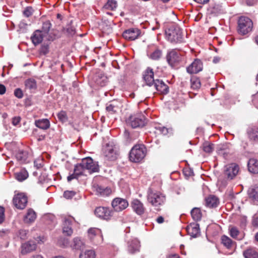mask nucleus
Listing matches in <instances>:
<instances>
[{
    "label": "nucleus",
    "instance_id": "obj_9",
    "mask_svg": "<svg viewBox=\"0 0 258 258\" xmlns=\"http://www.w3.org/2000/svg\"><path fill=\"white\" fill-rule=\"evenodd\" d=\"M81 162L85 169L88 170L89 173L99 171L98 163L94 161L92 158L88 157L83 158Z\"/></svg>",
    "mask_w": 258,
    "mask_h": 258
},
{
    "label": "nucleus",
    "instance_id": "obj_1",
    "mask_svg": "<svg viewBox=\"0 0 258 258\" xmlns=\"http://www.w3.org/2000/svg\"><path fill=\"white\" fill-rule=\"evenodd\" d=\"M166 39L172 44L184 42L182 29L177 24H172L165 30Z\"/></svg>",
    "mask_w": 258,
    "mask_h": 258
},
{
    "label": "nucleus",
    "instance_id": "obj_4",
    "mask_svg": "<svg viewBox=\"0 0 258 258\" xmlns=\"http://www.w3.org/2000/svg\"><path fill=\"white\" fill-rule=\"evenodd\" d=\"M253 28L252 20L247 17L241 16L238 20L237 31L239 34L245 35L250 32Z\"/></svg>",
    "mask_w": 258,
    "mask_h": 258
},
{
    "label": "nucleus",
    "instance_id": "obj_25",
    "mask_svg": "<svg viewBox=\"0 0 258 258\" xmlns=\"http://www.w3.org/2000/svg\"><path fill=\"white\" fill-rule=\"evenodd\" d=\"M248 171L253 174L258 173V160L250 158L247 163Z\"/></svg>",
    "mask_w": 258,
    "mask_h": 258
},
{
    "label": "nucleus",
    "instance_id": "obj_63",
    "mask_svg": "<svg viewBox=\"0 0 258 258\" xmlns=\"http://www.w3.org/2000/svg\"><path fill=\"white\" fill-rule=\"evenodd\" d=\"M167 258H180L179 255L177 254H169Z\"/></svg>",
    "mask_w": 258,
    "mask_h": 258
},
{
    "label": "nucleus",
    "instance_id": "obj_18",
    "mask_svg": "<svg viewBox=\"0 0 258 258\" xmlns=\"http://www.w3.org/2000/svg\"><path fill=\"white\" fill-rule=\"evenodd\" d=\"M36 248V244L34 241H28L22 244L21 252L23 255L34 251Z\"/></svg>",
    "mask_w": 258,
    "mask_h": 258
},
{
    "label": "nucleus",
    "instance_id": "obj_49",
    "mask_svg": "<svg viewBox=\"0 0 258 258\" xmlns=\"http://www.w3.org/2000/svg\"><path fill=\"white\" fill-rule=\"evenodd\" d=\"M223 12L222 6L219 5H215L213 6L211 10V13L217 15L221 14Z\"/></svg>",
    "mask_w": 258,
    "mask_h": 258
},
{
    "label": "nucleus",
    "instance_id": "obj_3",
    "mask_svg": "<svg viewBox=\"0 0 258 258\" xmlns=\"http://www.w3.org/2000/svg\"><path fill=\"white\" fill-rule=\"evenodd\" d=\"M146 153L147 149L145 145L137 144L135 145L131 150L129 159L132 162L139 163L144 159Z\"/></svg>",
    "mask_w": 258,
    "mask_h": 258
},
{
    "label": "nucleus",
    "instance_id": "obj_51",
    "mask_svg": "<svg viewBox=\"0 0 258 258\" xmlns=\"http://www.w3.org/2000/svg\"><path fill=\"white\" fill-rule=\"evenodd\" d=\"M183 173L184 175L188 178L194 175L193 170L189 168H184L183 169Z\"/></svg>",
    "mask_w": 258,
    "mask_h": 258
},
{
    "label": "nucleus",
    "instance_id": "obj_32",
    "mask_svg": "<svg viewBox=\"0 0 258 258\" xmlns=\"http://www.w3.org/2000/svg\"><path fill=\"white\" fill-rule=\"evenodd\" d=\"M35 125L42 130H47L50 127V122L47 119L36 120L35 121Z\"/></svg>",
    "mask_w": 258,
    "mask_h": 258
},
{
    "label": "nucleus",
    "instance_id": "obj_15",
    "mask_svg": "<svg viewBox=\"0 0 258 258\" xmlns=\"http://www.w3.org/2000/svg\"><path fill=\"white\" fill-rule=\"evenodd\" d=\"M131 206L137 215H143L146 211V208L144 204L138 199H134L131 203Z\"/></svg>",
    "mask_w": 258,
    "mask_h": 258
},
{
    "label": "nucleus",
    "instance_id": "obj_39",
    "mask_svg": "<svg viewBox=\"0 0 258 258\" xmlns=\"http://www.w3.org/2000/svg\"><path fill=\"white\" fill-rule=\"evenodd\" d=\"M72 22L71 21L70 24L67 25L64 29V33H66L68 37H73L76 33V28L72 25Z\"/></svg>",
    "mask_w": 258,
    "mask_h": 258
},
{
    "label": "nucleus",
    "instance_id": "obj_57",
    "mask_svg": "<svg viewBox=\"0 0 258 258\" xmlns=\"http://www.w3.org/2000/svg\"><path fill=\"white\" fill-rule=\"evenodd\" d=\"M27 232L25 230H20L19 231V237L23 240H24L27 238Z\"/></svg>",
    "mask_w": 258,
    "mask_h": 258
},
{
    "label": "nucleus",
    "instance_id": "obj_54",
    "mask_svg": "<svg viewBox=\"0 0 258 258\" xmlns=\"http://www.w3.org/2000/svg\"><path fill=\"white\" fill-rule=\"evenodd\" d=\"M75 195V192L73 191H66L63 193V197L67 199H72Z\"/></svg>",
    "mask_w": 258,
    "mask_h": 258
},
{
    "label": "nucleus",
    "instance_id": "obj_16",
    "mask_svg": "<svg viewBox=\"0 0 258 258\" xmlns=\"http://www.w3.org/2000/svg\"><path fill=\"white\" fill-rule=\"evenodd\" d=\"M74 218L72 217H64L63 220L62 232L67 236H71L73 233L72 225Z\"/></svg>",
    "mask_w": 258,
    "mask_h": 258
},
{
    "label": "nucleus",
    "instance_id": "obj_19",
    "mask_svg": "<svg viewBox=\"0 0 258 258\" xmlns=\"http://www.w3.org/2000/svg\"><path fill=\"white\" fill-rule=\"evenodd\" d=\"M156 90L160 94H167L169 92V87L162 80L157 79L154 82Z\"/></svg>",
    "mask_w": 258,
    "mask_h": 258
},
{
    "label": "nucleus",
    "instance_id": "obj_26",
    "mask_svg": "<svg viewBox=\"0 0 258 258\" xmlns=\"http://www.w3.org/2000/svg\"><path fill=\"white\" fill-rule=\"evenodd\" d=\"M219 204V199L215 196L210 195L206 199V205L209 208H216Z\"/></svg>",
    "mask_w": 258,
    "mask_h": 258
},
{
    "label": "nucleus",
    "instance_id": "obj_59",
    "mask_svg": "<svg viewBox=\"0 0 258 258\" xmlns=\"http://www.w3.org/2000/svg\"><path fill=\"white\" fill-rule=\"evenodd\" d=\"M20 120H21L20 117H19V116L18 117H14L13 118V119H12V123L14 125H17L20 123Z\"/></svg>",
    "mask_w": 258,
    "mask_h": 258
},
{
    "label": "nucleus",
    "instance_id": "obj_62",
    "mask_svg": "<svg viewBox=\"0 0 258 258\" xmlns=\"http://www.w3.org/2000/svg\"><path fill=\"white\" fill-rule=\"evenodd\" d=\"M164 219L162 216H159L156 219V221L159 224L163 223Z\"/></svg>",
    "mask_w": 258,
    "mask_h": 258
},
{
    "label": "nucleus",
    "instance_id": "obj_22",
    "mask_svg": "<svg viewBox=\"0 0 258 258\" xmlns=\"http://www.w3.org/2000/svg\"><path fill=\"white\" fill-rule=\"evenodd\" d=\"M143 78L147 85L151 86L154 84L156 80L154 79V72L153 70L148 68L144 72Z\"/></svg>",
    "mask_w": 258,
    "mask_h": 258
},
{
    "label": "nucleus",
    "instance_id": "obj_11",
    "mask_svg": "<svg viewBox=\"0 0 258 258\" xmlns=\"http://www.w3.org/2000/svg\"><path fill=\"white\" fill-rule=\"evenodd\" d=\"M13 203L15 207L20 210L24 209L28 203V198L24 193L15 195L13 199Z\"/></svg>",
    "mask_w": 258,
    "mask_h": 258
},
{
    "label": "nucleus",
    "instance_id": "obj_52",
    "mask_svg": "<svg viewBox=\"0 0 258 258\" xmlns=\"http://www.w3.org/2000/svg\"><path fill=\"white\" fill-rule=\"evenodd\" d=\"M33 13V9L31 7H26L23 11V14L26 17L31 16Z\"/></svg>",
    "mask_w": 258,
    "mask_h": 258
},
{
    "label": "nucleus",
    "instance_id": "obj_55",
    "mask_svg": "<svg viewBox=\"0 0 258 258\" xmlns=\"http://www.w3.org/2000/svg\"><path fill=\"white\" fill-rule=\"evenodd\" d=\"M14 95L18 98H22L23 97V93L20 88H17L14 91Z\"/></svg>",
    "mask_w": 258,
    "mask_h": 258
},
{
    "label": "nucleus",
    "instance_id": "obj_5",
    "mask_svg": "<svg viewBox=\"0 0 258 258\" xmlns=\"http://www.w3.org/2000/svg\"><path fill=\"white\" fill-rule=\"evenodd\" d=\"M147 199L150 203L156 207L163 204L165 202L166 197L160 192L150 189L148 190Z\"/></svg>",
    "mask_w": 258,
    "mask_h": 258
},
{
    "label": "nucleus",
    "instance_id": "obj_35",
    "mask_svg": "<svg viewBox=\"0 0 258 258\" xmlns=\"http://www.w3.org/2000/svg\"><path fill=\"white\" fill-rule=\"evenodd\" d=\"M191 216L193 220L195 221H199L202 217L201 210L199 208H193L190 212Z\"/></svg>",
    "mask_w": 258,
    "mask_h": 258
},
{
    "label": "nucleus",
    "instance_id": "obj_8",
    "mask_svg": "<svg viewBox=\"0 0 258 258\" xmlns=\"http://www.w3.org/2000/svg\"><path fill=\"white\" fill-rule=\"evenodd\" d=\"M92 189L97 196L102 197H108L111 195L112 192L110 187L96 182H93Z\"/></svg>",
    "mask_w": 258,
    "mask_h": 258
},
{
    "label": "nucleus",
    "instance_id": "obj_46",
    "mask_svg": "<svg viewBox=\"0 0 258 258\" xmlns=\"http://www.w3.org/2000/svg\"><path fill=\"white\" fill-rule=\"evenodd\" d=\"M118 108L117 106L114 105L113 103L106 104V110L110 114L116 113Z\"/></svg>",
    "mask_w": 258,
    "mask_h": 258
},
{
    "label": "nucleus",
    "instance_id": "obj_58",
    "mask_svg": "<svg viewBox=\"0 0 258 258\" xmlns=\"http://www.w3.org/2000/svg\"><path fill=\"white\" fill-rule=\"evenodd\" d=\"M79 177V176L78 175H77L74 171V173L73 174L68 176L67 180L69 182H70L74 179H78Z\"/></svg>",
    "mask_w": 258,
    "mask_h": 258
},
{
    "label": "nucleus",
    "instance_id": "obj_37",
    "mask_svg": "<svg viewBox=\"0 0 258 258\" xmlns=\"http://www.w3.org/2000/svg\"><path fill=\"white\" fill-rule=\"evenodd\" d=\"M221 243L227 249H231L232 247L233 241L229 237L223 235L221 237Z\"/></svg>",
    "mask_w": 258,
    "mask_h": 258
},
{
    "label": "nucleus",
    "instance_id": "obj_36",
    "mask_svg": "<svg viewBox=\"0 0 258 258\" xmlns=\"http://www.w3.org/2000/svg\"><path fill=\"white\" fill-rule=\"evenodd\" d=\"M29 174L27 170L24 169L15 174L16 179L19 181L22 182L28 177Z\"/></svg>",
    "mask_w": 258,
    "mask_h": 258
},
{
    "label": "nucleus",
    "instance_id": "obj_29",
    "mask_svg": "<svg viewBox=\"0 0 258 258\" xmlns=\"http://www.w3.org/2000/svg\"><path fill=\"white\" fill-rule=\"evenodd\" d=\"M128 250L131 253H134L139 251L140 242L137 239H134L128 242Z\"/></svg>",
    "mask_w": 258,
    "mask_h": 258
},
{
    "label": "nucleus",
    "instance_id": "obj_2",
    "mask_svg": "<svg viewBox=\"0 0 258 258\" xmlns=\"http://www.w3.org/2000/svg\"><path fill=\"white\" fill-rule=\"evenodd\" d=\"M148 120L141 112L131 114L126 119V124L133 128H141L147 124Z\"/></svg>",
    "mask_w": 258,
    "mask_h": 258
},
{
    "label": "nucleus",
    "instance_id": "obj_38",
    "mask_svg": "<svg viewBox=\"0 0 258 258\" xmlns=\"http://www.w3.org/2000/svg\"><path fill=\"white\" fill-rule=\"evenodd\" d=\"M117 7V3L115 0H107L103 6V9L107 10L114 11Z\"/></svg>",
    "mask_w": 258,
    "mask_h": 258
},
{
    "label": "nucleus",
    "instance_id": "obj_17",
    "mask_svg": "<svg viewBox=\"0 0 258 258\" xmlns=\"http://www.w3.org/2000/svg\"><path fill=\"white\" fill-rule=\"evenodd\" d=\"M203 67L202 61L197 58L187 67L186 71L189 74H197L203 70Z\"/></svg>",
    "mask_w": 258,
    "mask_h": 258
},
{
    "label": "nucleus",
    "instance_id": "obj_43",
    "mask_svg": "<svg viewBox=\"0 0 258 258\" xmlns=\"http://www.w3.org/2000/svg\"><path fill=\"white\" fill-rule=\"evenodd\" d=\"M85 170H86L84 168V166L82 165V163L81 162L75 166L74 171L77 175L80 176L85 174L84 172Z\"/></svg>",
    "mask_w": 258,
    "mask_h": 258
},
{
    "label": "nucleus",
    "instance_id": "obj_64",
    "mask_svg": "<svg viewBox=\"0 0 258 258\" xmlns=\"http://www.w3.org/2000/svg\"><path fill=\"white\" fill-rule=\"evenodd\" d=\"M196 2L201 4H205L207 3L209 0H194Z\"/></svg>",
    "mask_w": 258,
    "mask_h": 258
},
{
    "label": "nucleus",
    "instance_id": "obj_14",
    "mask_svg": "<svg viewBox=\"0 0 258 258\" xmlns=\"http://www.w3.org/2000/svg\"><path fill=\"white\" fill-rule=\"evenodd\" d=\"M140 34V30L137 28H130L124 31L122 35L125 40L133 41L137 39Z\"/></svg>",
    "mask_w": 258,
    "mask_h": 258
},
{
    "label": "nucleus",
    "instance_id": "obj_56",
    "mask_svg": "<svg viewBox=\"0 0 258 258\" xmlns=\"http://www.w3.org/2000/svg\"><path fill=\"white\" fill-rule=\"evenodd\" d=\"M5 208L3 207L0 206V224L5 220Z\"/></svg>",
    "mask_w": 258,
    "mask_h": 258
},
{
    "label": "nucleus",
    "instance_id": "obj_45",
    "mask_svg": "<svg viewBox=\"0 0 258 258\" xmlns=\"http://www.w3.org/2000/svg\"><path fill=\"white\" fill-rule=\"evenodd\" d=\"M203 148L204 152L211 153L214 150V144L209 142H206L203 145Z\"/></svg>",
    "mask_w": 258,
    "mask_h": 258
},
{
    "label": "nucleus",
    "instance_id": "obj_61",
    "mask_svg": "<svg viewBox=\"0 0 258 258\" xmlns=\"http://www.w3.org/2000/svg\"><path fill=\"white\" fill-rule=\"evenodd\" d=\"M6 91V87L3 85L0 84V95H3L5 93Z\"/></svg>",
    "mask_w": 258,
    "mask_h": 258
},
{
    "label": "nucleus",
    "instance_id": "obj_41",
    "mask_svg": "<svg viewBox=\"0 0 258 258\" xmlns=\"http://www.w3.org/2000/svg\"><path fill=\"white\" fill-rule=\"evenodd\" d=\"M191 88L193 90H197L201 87V81L198 77L192 76L190 78Z\"/></svg>",
    "mask_w": 258,
    "mask_h": 258
},
{
    "label": "nucleus",
    "instance_id": "obj_40",
    "mask_svg": "<svg viewBox=\"0 0 258 258\" xmlns=\"http://www.w3.org/2000/svg\"><path fill=\"white\" fill-rule=\"evenodd\" d=\"M88 233L89 236L91 239H93L95 236H98L101 238L102 237L101 230L97 228H90L88 231Z\"/></svg>",
    "mask_w": 258,
    "mask_h": 258
},
{
    "label": "nucleus",
    "instance_id": "obj_6",
    "mask_svg": "<svg viewBox=\"0 0 258 258\" xmlns=\"http://www.w3.org/2000/svg\"><path fill=\"white\" fill-rule=\"evenodd\" d=\"M166 58L169 65L172 68H174L182 61L183 56L179 52V50L172 49L167 52Z\"/></svg>",
    "mask_w": 258,
    "mask_h": 258
},
{
    "label": "nucleus",
    "instance_id": "obj_48",
    "mask_svg": "<svg viewBox=\"0 0 258 258\" xmlns=\"http://www.w3.org/2000/svg\"><path fill=\"white\" fill-rule=\"evenodd\" d=\"M59 120L62 122H66L68 120V117L66 111L61 110L57 114Z\"/></svg>",
    "mask_w": 258,
    "mask_h": 258
},
{
    "label": "nucleus",
    "instance_id": "obj_21",
    "mask_svg": "<svg viewBox=\"0 0 258 258\" xmlns=\"http://www.w3.org/2000/svg\"><path fill=\"white\" fill-rule=\"evenodd\" d=\"M188 234L192 237H196L200 235V225L197 223H192L186 227Z\"/></svg>",
    "mask_w": 258,
    "mask_h": 258
},
{
    "label": "nucleus",
    "instance_id": "obj_44",
    "mask_svg": "<svg viewBox=\"0 0 258 258\" xmlns=\"http://www.w3.org/2000/svg\"><path fill=\"white\" fill-rule=\"evenodd\" d=\"M84 245V243L81 239L79 237H76L73 240V243L72 246L76 249H81Z\"/></svg>",
    "mask_w": 258,
    "mask_h": 258
},
{
    "label": "nucleus",
    "instance_id": "obj_24",
    "mask_svg": "<svg viewBox=\"0 0 258 258\" xmlns=\"http://www.w3.org/2000/svg\"><path fill=\"white\" fill-rule=\"evenodd\" d=\"M37 215L36 212L31 208L27 210L25 216L24 217V222L25 223L30 224L33 223L36 219Z\"/></svg>",
    "mask_w": 258,
    "mask_h": 258
},
{
    "label": "nucleus",
    "instance_id": "obj_31",
    "mask_svg": "<svg viewBox=\"0 0 258 258\" xmlns=\"http://www.w3.org/2000/svg\"><path fill=\"white\" fill-rule=\"evenodd\" d=\"M147 55L152 60H158L161 57L162 55V51L161 50L156 48L153 50L152 52L150 53L149 51H148Z\"/></svg>",
    "mask_w": 258,
    "mask_h": 258
},
{
    "label": "nucleus",
    "instance_id": "obj_13",
    "mask_svg": "<svg viewBox=\"0 0 258 258\" xmlns=\"http://www.w3.org/2000/svg\"><path fill=\"white\" fill-rule=\"evenodd\" d=\"M111 206L114 211L120 212L128 207V203L124 199L115 198L112 200Z\"/></svg>",
    "mask_w": 258,
    "mask_h": 258
},
{
    "label": "nucleus",
    "instance_id": "obj_10",
    "mask_svg": "<svg viewBox=\"0 0 258 258\" xmlns=\"http://www.w3.org/2000/svg\"><path fill=\"white\" fill-rule=\"evenodd\" d=\"M114 212L108 207H99L95 210V214L101 219L108 221L111 219Z\"/></svg>",
    "mask_w": 258,
    "mask_h": 258
},
{
    "label": "nucleus",
    "instance_id": "obj_23",
    "mask_svg": "<svg viewBox=\"0 0 258 258\" xmlns=\"http://www.w3.org/2000/svg\"><path fill=\"white\" fill-rule=\"evenodd\" d=\"M244 258H258V248L254 247H248L243 251Z\"/></svg>",
    "mask_w": 258,
    "mask_h": 258
},
{
    "label": "nucleus",
    "instance_id": "obj_34",
    "mask_svg": "<svg viewBox=\"0 0 258 258\" xmlns=\"http://www.w3.org/2000/svg\"><path fill=\"white\" fill-rule=\"evenodd\" d=\"M24 84L26 88L31 91H35L37 89V82L33 78L26 80Z\"/></svg>",
    "mask_w": 258,
    "mask_h": 258
},
{
    "label": "nucleus",
    "instance_id": "obj_7",
    "mask_svg": "<svg viewBox=\"0 0 258 258\" xmlns=\"http://www.w3.org/2000/svg\"><path fill=\"white\" fill-rule=\"evenodd\" d=\"M239 171V166L236 163H231L224 166V176L227 180H232Z\"/></svg>",
    "mask_w": 258,
    "mask_h": 258
},
{
    "label": "nucleus",
    "instance_id": "obj_47",
    "mask_svg": "<svg viewBox=\"0 0 258 258\" xmlns=\"http://www.w3.org/2000/svg\"><path fill=\"white\" fill-rule=\"evenodd\" d=\"M95 253L93 250H88L80 255V258H95Z\"/></svg>",
    "mask_w": 258,
    "mask_h": 258
},
{
    "label": "nucleus",
    "instance_id": "obj_33",
    "mask_svg": "<svg viewBox=\"0 0 258 258\" xmlns=\"http://www.w3.org/2000/svg\"><path fill=\"white\" fill-rule=\"evenodd\" d=\"M248 194L253 200L258 201V184L254 185L249 188Z\"/></svg>",
    "mask_w": 258,
    "mask_h": 258
},
{
    "label": "nucleus",
    "instance_id": "obj_60",
    "mask_svg": "<svg viewBox=\"0 0 258 258\" xmlns=\"http://www.w3.org/2000/svg\"><path fill=\"white\" fill-rule=\"evenodd\" d=\"M252 225L254 227H258V216H254L253 217Z\"/></svg>",
    "mask_w": 258,
    "mask_h": 258
},
{
    "label": "nucleus",
    "instance_id": "obj_30",
    "mask_svg": "<svg viewBox=\"0 0 258 258\" xmlns=\"http://www.w3.org/2000/svg\"><path fill=\"white\" fill-rule=\"evenodd\" d=\"M247 133L250 140L258 144V128L256 127L250 128Z\"/></svg>",
    "mask_w": 258,
    "mask_h": 258
},
{
    "label": "nucleus",
    "instance_id": "obj_28",
    "mask_svg": "<svg viewBox=\"0 0 258 258\" xmlns=\"http://www.w3.org/2000/svg\"><path fill=\"white\" fill-rule=\"evenodd\" d=\"M29 154L28 151L23 150H19L16 154V158L21 163H24L27 162Z\"/></svg>",
    "mask_w": 258,
    "mask_h": 258
},
{
    "label": "nucleus",
    "instance_id": "obj_20",
    "mask_svg": "<svg viewBox=\"0 0 258 258\" xmlns=\"http://www.w3.org/2000/svg\"><path fill=\"white\" fill-rule=\"evenodd\" d=\"M154 129V133L158 136H166L169 134H171L172 131L171 128H167L160 123L155 124Z\"/></svg>",
    "mask_w": 258,
    "mask_h": 258
},
{
    "label": "nucleus",
    "instance_id": "obj_53",
    "mask_svg": "<svg viewBox=\"0 0 258 258\" xmlns=\"http://www.w3.org/2000/svg\"><path fill=\"white\" fill-rule=\"evenodd\" d=\"M239 234V231L236 227H233L231 228L230 230V234L232 237L236 238Z\"/></svg>",
    "mask_w": 258,
    "mask_h": 258
},
{
    "label": "nucleus",
    "instance_id": "obj_12",
    "mask_svg": "<svg viewBox=\"0 0 258 258\" xmlns=\"http://www.w3.org/2000/svg\"><path fill=\"white\" fill-rule=\"evenodd\" d=\"M103 153L106 159L110 161L115 160L118 155V152L116 148L109 144H106L103 148Z\"/></svg>",
    "mask_w": 258,
    "mask_h": 258
},
{
    "label": "nucleus",
    "instance_id": "obj_27",
    "mask_svg": "<svg viewBox=\"0 0 258 258\" xmlns=\"http://www.w3.org/2000/svg\"><path fill=\"white\" fill-rule=\"evenodd\" d=\"M44 37V36L41 33V31L40 30H37L34 31L31 39L33 43L35 46H36L40 44L42 41L43 38Z\"/></svg>",
    "mask_w": 258,
    "mask_h": 258
},
{
    "label": "nucleus",
    "instance_id": "obj_42",
    "mask_svg": "<svg viewBox=\"0 0 258 258\" xmlns=\"http://www.w3.org/2000/svg\"><path fill=\"white\" fill-rule=\"evenodd\" d=\"M51 27V24L49 21H46L43 23L42 30L40 31L44 36H46L48 35Z\"/></svg>",
    "mask_w": 258,
    "mask_h": 258
},
{
    "label": "nucleus",
    "instance_id": "obj_50",
    "mask_svg": "<svg viewBox=\"0 0 258 258\" xmlns=\"http://www.w3.org/2000/svg\"><path fill=\"white\" fill-rule=\"evenodd\" d=\"M49 52V45L48 44H42L40 48V53L43 55H46Z\"/></svg>",
    "mask_w": 258,
    "mask_h": 258
}]
</instances>
